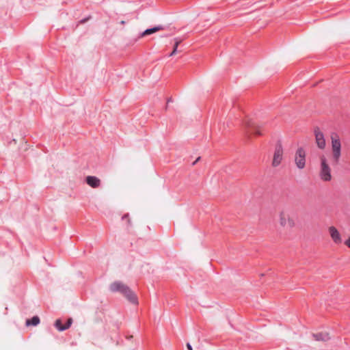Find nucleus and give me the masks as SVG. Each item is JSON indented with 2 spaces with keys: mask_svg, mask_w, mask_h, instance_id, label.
Here are the masks:
<instances>
[{
  "mask_svg": "<svg viewBox=\"0 0 350 350\" xmlns=\"http://www.w3.org/2000/svg\"><path fill=\"white\" fill-rule=\"evenodd\" d=\"M109 290L113 293L119 292L122 293L131 303L137 304L138 300L135 293L126 285L120 281H115L111 283Z\"/></svg>",
  "mask_w": 350,
  "mask_h": 350,
  "instance_id": "nucleus-1",
  "label": "nucleus"
},
{
  "mask_svg": "<svg viewBox=\"0 0 350 350\" xmlns=\"http://www.w3.org/2000/svg\"><path fill=\"white\" fill-rule=\"evenodd\" d=\"M333 158L338 163L341 155V144L339 137L336 133H332L331 136Z\"/></svg>",
  "mask_w": 350,
  "mask_h": 350,
  "instance_id": "nucleus-2",
  "label": "nucleus"
},
{
  "mask_svg": "<svg viewBox=\"0 0 350 350\" xmlns=\"http://www.w3.org/2000/svg\"><path fill=\"white\" fill-rule=\"evenodd\" d=\"M320 177L324 181H329L332 178L330 167L324 157L321 158Z\"/></svg>",
  "mask_w": 350,
  "mask_h": 350,
  "instance_id": "nucleus-3",
  "label": "nucleus"
},
{
  "mask_svg": "<svg viewBox=\"0 0 350 350\" xmlns=\"http://www.w3.org/2000/svg\"><path fill=\"white\" fill-rule=\"evenodd\" d=\"M295 162L297 168L304 169L306 165V151L302 147L297 148L295 152Z\"/></svg>",
  "mask_w": 350,
  "mask_h": 350,
  "instance_id": "nucleus-4",
  "label": "nucleus"
},
{
  "mask_svg": "<svg viewBox=\"0 0 350 350\" xmlns=\"http://www.w3.org/2000/svg\"><path fill=\"white\" fill-rule=\"evenodd\" d=\"M283 148L280 142H278L275 145L272 165L273 167L278 166L282 160Z\"/></svg>",
  "mask_w": 350,
  "mask_h": 350,
  "instance_id": "nucleus-5",
  "label": "nucleus"
},
{
  "mask_svg": "<svg viewBox=\"0 0 350 350\" xmlns=\"http://www.w3.org/2000/svg\"><path fill=\"white\" fill-rule=\"evenodd\" d=\"M314 133L318 148L320 149H324L326 144L323 133L320 131L319 127L314 128Z\"/></svg>",
  "mask_w": 350,
  "mask_h": 350,
  "instance_id": "nucleus-6",
  "label": "nucleus"
},
{
  "mask_svg": "<svg viewBox=\"0 0 350 350\" xmlns=\"http://www.w3.org/2000/svg\"><path fill=\"white\" fill-rule=\"evenodd\" d=\"M244 124L250 130L249 132H251L252 134L261 135L260 131L258 130V125L253 120L249 119L245 120Z\"/></svg>",
  "mask_w": 350,
  "mask_h": 350,
  "instance_id": "nucleus-7",
  "label": "nucleus"
},
{
  "mask_svg": "<svg viewBox=\"0 0 350 350\" xmlns=\"http://www.w3.org/2000/svg\"><path fill=\"white\" fill-rule=\"evenodd\" d=\"M72 323V319L71 318L67 319L65 325H62V321L60 319H57L55 322L54 325L58 331L63 332L68 329L71 326Z\"/></svg>",
  "mask_w": 350,
  "mask_h": 350,
  "instance_id": "nucleus-8",
  "label": "nucleus"
},
{
  "mask_svg": "<svg viewBox=\"0 0 350 350\" xmlns=\"http://www.w3.org/2000/svg\"><path fill=\"white\" fill-rule=\"evenodd\" d=\"M329 232L330 236L335 243H341L340 234L338 230L334 226H331L329 228Z\"/></svg>",
  "mask_w": 350,
  "mask_h": 350,
  "instance_id": "nucleus-9",
  "label": "nucleus"
},
{
  "mask_svg": "<svg viewBox=\"0 0 350 350\" xmlns=\"http://www.w3.org/2000/svg\"><path fill=\"white\" fill-rule=\"evenodd\" d=\"M85 182L92 188L98 187L100 183V179L94 176H88L85 178Z\"/></svg>",
  "mask_w": 350,
  "mask_h": 350,
  "instance_id": "nucleus-10",
  "label": "nucleus"
},
{
  "mask_svg": "<svg viewBox=\"0 0 350 350\" xmlns=\"http://www.w3.org/2000/svg\"><path fill=\"white\" fill-rule=\"evenodd\" d=\"M164 26L163 25H157V26H154L153 27H151V28H148L146 29V30H144L142 34H141V36L144 37V36H148V35H151L152 33H154L155 32L158 31H160V30H163L164 29Z\"/></svg>",
  "mask_w": 350,
  "mask_h": 350,
  "instance_id": "nucleus-11",
  "label": "nucleus"
},
{
  "mask_svg": "<svg viewBox=\"0 0 350 350\" xmlns=\"http://www.w3.org/2000/svg\"><path fill=\"white\" fill-rule=\"evenodd\" d=\"M313 338L317 341H327L330 339L327 332H318L312 334Z\"/></svg>",
  "mask_w": 350,
  "mask_h": 350,
  "instance_id": "nucleus-12",
  "label": "nucleus"
},
{
  "mask_svg": "<svg viewBox=\"0 0 350 350\" xmlns=\"http://www.w3.org/2000/svg\"><path fill=\"white\" fill-rule=\"evenodd\" d=\"M40 323V318L38 316H33L32 318L26 320L27 326H36Z\"/></svg>",
  "mask_w": 350,
  "mask_h": 350,
  "instance_id": "nucleus-13",
  "label": "nucleus"
},
{
  "mask_svg": "<svg viewBox=\"0 0 350 350\" xmlns=\"http://www.w3.org/2000/svg\"><path fill=\"white\" fill-rule=\"evenodd\" d=\"M174 40H175V43L174 44V47H173L172 53L169 55L170 57H172L176 53L178 46L181 42V40H178V38H175Z\"/></svg>",
  "mask_w": 350,
  "mask_h": 350,
  "instance_id": "nucleus-14",
  "label": "nucleus"
},
{
  "mask_svg": "<svg viewBox=\"0 0 350 350\" xmlns=\"http://www.w3.org/2000/svg\"><path fill=\"white\" fill-rule=\"evenodd\" d=\"M280 222L281 226H284L286 225V217L285 215L282 213L280 215Z\"/></svg>",
  "mask_w": 350,
  "mask_h": 350,
  "instance_id": "nucleus-15",
  "label": "nucleus"
},
{
  "mask_svg": "<svg viewBox=\"0 0 350 350\" xmlns=\"http://www.w3.org/2000/svg\"><path fill=\"white\" fill-rule=\"evenodd\" d=\"M345 245L350 248V237L345 242Z\"/></svg>",
  "mask_w": 350,
  "mask_h": 350,
  "instance_id": "nucleus-16",
  "label": "nucleus"
},
{
  "mask_svg": "<svg viewBox=\"0 0 350 350\" xmlns=\"http://www.w3.org/2000/svg\"><path fill=\"white\" fill-rule=\"evenodd\" d=\"M288 225H289L290 226H293V220H291V219H288Z\"/></svg>",
  "mask_w": 350,
  "mask_h": 350,
  "instance_id": "nucleus-17",
  "label": "nucleus"
},
{
  "mask_svg": "<svg viewBox=\"0 0 350 350\" xmlns=\"http://www.w3.org/2000/svg\"><path fill=\"white\" fill-rule=\"evenodd\" d=\"M187 347L189 350H193L191 345L189 342L187 344Z\"/></svg>",
  "mask_w": 350,
  "mask_h": 350,
  "instance_id": "nucleus-18",
  "label": "nucleus"
},
{
  "mask_svg": "<svg viewBox=\"0 0 350 350\" xmlns=\"http://www.w3.org/2000/svg\"><path fill=\"white\" fill-rule=\"evenodd\" d=\"M200 159V157H198L195 161L193 162L192 165H194Z\"/></svg>",
  "mask_w": 350,
  "mask_h": 350,
  "instance_id": "nucleus-19",
  "label": "nucleus"
},
{
  "mask_svg": "<svg viewBox=\"0 0 350 350\" xmlns=\"http://www.w3.org/2000/svg\"><path fill=\"white\" fill-rule=\"evenodd\" d=\"M87 20H88V18H83V19H81V20L80 21V23H85V22L87 21Z\"/></svg>",
  "mask_w": 350,
  "mask_h": 350,
  "instance_id": "nucleus-20",
  "label": "nucleus"
},
{
  "mask_svg": "<svg viewBox=\"0 0 350 350\" xmlns=\"http://www.w3.org/2000/svg\"><path fill=\"white\" fill-rule=\"evenodd\" d=\"M128 217H129V214H126V215H124V216H122V220H124V219H125L126 218H127Z\"/></svg>",
  "mask_w": 350,
  "mask_h": 350,
  "instance_id": "nucleus-21",
  "label": "nucleus"
},
{
  "mask_svg": "<svg viewBox=\"0 0 350 350\" xmlns=\"http://www.w3.org/2000/svg\"><path fill=\"white\" fill-rule=\"evenodd\" d=\"M170 102H172V98H168V99H167V105H168Z\"/></svg>",
  "mask_w": 350,
  "mask_h": 350,
  "instance_id": "nucleus-22",
  "label": "nucleus"
},
{
  "mask_svg": "<svg viewBox=\"0 0 350 350\" xmlns=\"http://www.w3.org/2000/svg\"><path fill=\"white\" fill-rule=\"evenodd\" d=\"M124 21H121V24H124Z\"/></svg>",
  "mask_w": 350,
  "mask_h": 350,
  "instance_id": "nucleus-23",
  "label": "nucleus"
}]
</instances>
